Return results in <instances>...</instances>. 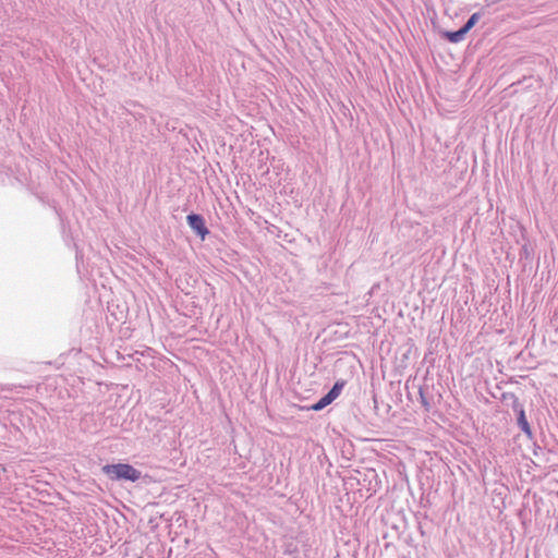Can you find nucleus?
Instances as JSON below:
<instances>
[{"mask_svg": "<svg viewBox=\"0 0 558 558\" xmlns=\"http://www.w3.org/2000/svg\"><path fill=\"white\" fill-rule=\"evenodd\" d=\"M344 385H345V380H343V379L337 380L333 384V386L331 387V389L327 392V395L335 401L341 393Z\"/></svg>", "mask_w": 558, "mask_h": 558, "instance_id": "423d86ee", "label": "nucleus"}, {"mask_svg": "<svg viewBox=\"0 0 558 558\" xmlns=\"http://www.w3.org/2000/svg\"><path fill=\"white\" fill-rule=\"evenodd\" d=\"M420 397H421V403H422V405L425 408V410H427V411H428V410H429L430 404H429L428 400L426 399V397L424 396V392H423V390H422V389H420Z\"/></svg>", "mask_w": 558, "mask_h": 558, "instance_id": "1a4fd4ad", "label": "nucleus"}, {"mask_svg": "<svg viewBox=\"0 0 558 558\" xmlns=\"http://www.w3.org/2000/svg\"><path fill=\"white\" fill-rule=\"evenodd\" d=\"M466 34H468L466 28L460 27L457 31L445 32L442 34V37L446 38L450 43L458 44L465 38Z\"/></svg>", "mask_w": 558, "mask_h": 558, "instance_id": "39448f33", "label": "nucleus"}, {"mask_svg": "<svg viewBox=\"0 0 558 558\" xmlns=\"http://www.w3.org/2000/svg\"><path fill=\"white\" fill-rule=\"evenodd\" d=\"M482 14L481 12L473 13L468 21L462 26L463 28H466V32L469 33L471 28L480 21Z\"/></svg>", "mask_w": 558, "mask_h": 558, "instance_id": "6e6552de", "label": "nucleus"}, {"mask_svg": "<svg viewBox=\"0 0 558 558\" xmlns=\"http://www.w3.org/2000/svg\"><path fill=\"white\" fill-rule=\"evenodd\" d=\"M189 227L202 239L205 240L209 234V229L206 227L205 219L202 215L191 213L186 216Z\"/></svg>", "mask_w": 558, "mask_h": 558, "instance_id": "f03ea898", "label": "nucleus"}, {"mask_svg": "<svg viewBox=\"0 0 558 558\" xmlns=\"http://www.w3.org/2000/svg\"><path fill=\"white\" fill-rule=\"evenodd\" d=\"M501 401L510 407L513 413H518L524 409L523 403L520 402L519 398L513 392H504L501 395Z\"/></svg>", "mask_w": 558, "mask_h": 558, "instance_id": "7ed1b4c3", "label": "nucleus"}, {"mask_svg": "<svg viewBox=\"0 0 558 558\" xmlns=\"http://www.w3.org/2000/svg\"><path fill=\"white\" fill-rule=\"evenodd\" d=\"M332 402H333V400L326 393L317 402H315L311 407V409L314 410V411H320V410L325 409L327 405H329Z\"/></svg>", "mask_w": 558, "mask_h": 558, "instance_id": "0eeeda50", "label": "nucleus"}, {"mask_svg": "<svg viewBox=\"0 0 558 558\" xmlns=\"http://www.w3.org/2000/svg\"><path fill=\"white\" fill-rule=\"evenodd\" d=\"M515 416H517V424H518V427L521 429V432L527 436V438H532L533 437V433H532V428L527 422V418H526V415H525V410H521L520 412L518 413H514Z\"/></svg>", "mask_w": 558, "mask_h": 558, "instance_id": "20e7f679", "label": "nucleus"}, {"mask_svg": "<svg viewBox=\"0 0 558 558\" xmlns=\"http://www.w3.org/2000/svg\"><path fill=\"white\" fill-rule=\"evenodd\" d=\"M102 472L111 481L137 482L142 477V472L129 463L106 464Z\"/></svg>", "mask_w": 558, "mask_h": 558, "instance_id": "f257e3e1", "label": "nucleus"}]
</instances>
